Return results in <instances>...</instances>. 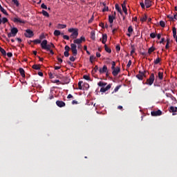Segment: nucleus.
I'll list each match as a JSON object with an SVG mask.
<instances>
[{
    "instance_id": "f257e3e1",
    "label": "nucleus",
    "mask_w": 177,
    "mask_h": 177,
    "mask_svg": "<svg viewBox=\"0 0 177 177\" xmlns=\"http://www.w3.org/2000/svg\"><path fill=\"white\" fill-rule=\"evenodd\" d=\"M41 48L44 49V50H50L51 48H55V44L53 43H50L48 44V40L44 39L41 43Z\"/></svg>"
},
{
    "instance_id": "f03ea898",
    "label": "nucleus",
    "mask_w": 177,
    "mask_h": 177,
    "mask_svg": "<svg viewBox=\"0 0 177 177\" xmlns=\"http://www.w3.org/2000/svg\"><path fill=\"white\" fill-rule=\"evenodd\" d=\"M68 32H72V34L70 36V38L72 39H77V37H78V29L77 28H69L68 30Z\"/></svg>"
},
{
    "instance_id": "7ed1b4c3",
    "label": "nucleus",
    "mask_w": 177,
    "mask_h": 177,
    "mask_svg": "<svg viewBox=\"0 0 177 177\" xmlns=\"http://www.w3.org/2000/svg\"><path fill=\"white\" fill-rule=\"evenodd\" d=\"M156 80V77L154 76V73H151L149 76V78L147 80L146 84L151 86L153 84H154V80Z\"/></svg>"
},
{
    "instance_id": "20e7f679",
    "label": "nucleus",
    "mask_w": 177,
    "mask_h": 177,
    "mask_svg": "<svg viewBox=\"0 0 177 177\" xmlns=\"http://www.w3.org/2000/svg\"><path fill=\"white\" fill-rule=\"evenodd\" d=\"M17 32H19L17 28H12L10 30V32L8 34V38H11V37H15L17 35Z\"/></svg>"
},
{
    "instance_id": "39448f33",
    "label": "nucleus",
    "mask_w": 177,
    "mask_h": 177,
    "mask_svg": "<svg viewBox=\"0 0 177 177\" xmlns=\"http://www.w3.org/2000/svg\"><path fill=\"white\" fill-rule=\"evenodd\" d=\"M71 50L72 51L73 56H77L78 55V50H77V44H71Z\"/></svg>"
},
{
    "instance_id": "423d86ee",
    "label": "nucleus",
    "mask_w": 177,
    "mask_h": 177,
    "mask_svg": "<svg viewBox=\"0 0 177 177\" xmlns=\"http://www.w3.org/2000/svg\"><path fill=\"white\" fill-rule=\"evenodd\" d=\"M24 35L26 38H32L34 37V32H32V30L30 29H27L24 33Z\"/></svg>"
},
{
    "instance_id": "0eeeda50",
    "label": "nucleus",
    "mask_w": 177,
    "mask_h": 177,
    "mask_svg": "<svg viewBox=\"0 0 177 177\" xmlns=\"http://www.w3.org/2000/svg\"><path fill=\"white\" fill-rule=\"evenodd\" d=\"M112 75L113 77H117L121 71V68H120V66H117L116 68L112 69Z\"/></svg>"
},
{
    "instance_id": "6e6552de",
    "label": "nucleus",
    "mask_w": 177,
    "mask_h": 177,
    "mask_svg": "<svg viewBox=\"0 0 177 177\" xmlns=\"http://www.w3.org/2000/svg\"><path fill=\"white\" fill-rule=\"evenodd\" d=\"M82 41H85V37H81L80 39H75L73 41V44H75L77 45H81L82 44Z\"/></svg>"
},
{
    "instance_id": "1a4fd4ad",
    "label": "nucleus",
    "mask_w": 177,
    "mask_h": 177,
    "mask_svg": "<svg viewBox=\"0 0 177 177\" xmlns=\"http://www.w3.org/2000/svg\"><path fill=\"white\" fill-rule=\"evenodd\" d=\"M151 114L152 117H157L158 115H162V111H161V110L153 111L151 112Z\"/></svg>"
},
{
    "instance_id": "9d476101",
    "label": "nucleus",
    "mask_w": 177,
    "mask_h": 177,
    "mask_svg": "<svg viewBox=\"0 0 177 177\" xmlns=\"http://www.w3.org/2000/svg\"><path fill=\"white\" fill-rule=\"evenodd\" d=\"M64 49H65V51L64 53V56H65V57H68L70 56V53L68 52H70L71 48L68 46H65Z\"/></svg>"
},
{
    "instance_id": "9b49d317",
    "label": "nucleus",
    "mask_w": 177,
    "mask_h": 177,
    "mask_svg": "<svg viewBox=\"0 0 177 177\" xmlns=\"http://www.w3.org/2000/svg\"><path fill=\"white\" fill-rule=\"evenodd\" d=\"M13 21L14 23H20L21 24H26V21L24 20H21L19 17H15Z\"/></svg>"
},
{
    "instance_id": "f8f14e48",
    "label": "nucleus",
    "mask_w": 177,
    "mask_h": 177,
    "mask_svg": "<svg viewBox=\"0 0 177 177\" xmlns=\"http://www.w3.org/2000/svg\"><path fill=\"white\" fill-rule=\"evenodd\" d=\"M111 88V84H108L105 88L102 87L100 88V92H102V93H104V92H107L109 89Z\"/></svg>"
},
{
    "instance_id": "ddd939ff",
    "label": "nucleus",
    "mask_w": 177,
    "mask_h": 177,
    "mask_svg": "<svg viewBox=\"0 0 177 177\" xmlns=\"http://www.w3.org/2000/svg\"><path fill=\"white\" fill-rule=\"evenodd\" d=\"M108 71V69H107V66L104 65L102 68H100L99 69V72H100V74H104V73H107Z\"/></svg>"
},
{
    "instance_id": "4468645a",
    "label": "nucleus",
    "mask_w": 177,
    "mask_h": 177,
    "mask_svg": "<svg viewBox=\"0 0 177 177\" xmlns=\"http://www.w3.org/2000/svg\"><path fill=\"white\" fill-rule=\"evenodd\" d=\"M56 104L58 106V107H64V106H66V103L64 102L59 100L56 102Z\"/></svg>"
},
{
    "instance_id": "2eb2a0df",
    "label": "nucleus",
    "mask_w": 177,
    "mask_h": 177,
    "mask_svg": "<svg viewBox=\"0 0 177 177\" xmlns=\"http://www.w3.org/2000/svg\"><path fill=\"white\" fill-rule=\"evenodd\" d=\"M145 5L147 9L151 7V1L150 0H145Z\"/></svg>"
},
{
    "instance_id": "dca6fc26",
    "label": "nucleus",
    "mask_w": 177,
    "mask_h": 177,
    "mask_svg": "<svg viewBox=\"0 0 177 177\" xmlns=\"http://www.w3.org/2000/svg\"><path fill=\"white\" fill-rule=\"evenodd\" d=\"M169 111H170V113H173V115H176V113H176V111H177V107L171 106V107L169 108Z\"/></svg>"
},
{
    "instance_id": "f3484780",
    "label": "nucleus",
    "mask_w": 177,
    "mask_h": 177,
    "mask_svg": "<svg viewBox=\"0 0 177 177\" xmlns=\"http://www.w3.org/2000/svg\"><path fill=\"white\" fill-rule=\"evenodd\" d=\"M145 75V73L143 72H140L138 75H136V78H138V80H140V81H142V80H143V77Z\"/></svg>"
},
{
    "instance_id": "a211bd4d",
    "label": "nucleus",
    "mask_w": 177,
    "mask_h": 177,
    "mask_svg": "<svg viewBox=\"0 0 177 177\" xmlns=\"http://www.w3.org/2000/svg\"><path fill=\"white\" fill-rule=\"evenodd\" d=\"M115 8L116 10L118 12H119V13L121 15V16H122V10H121V8L120 7V6L118 3H116L115 5Z\"/></svg>"
},
{
    "instance_id": "6ab92c4d",
    "label": "nucleus",
    "mask_w": 177,
    "mask_h": 177,
    "mask_svg": "<svg viewBox=\"0 0 177 177\" xmlns=\"http://www.w3.org/2000/svg\"><path fill=\"white\" fill-rule=\"evenodd\" d=\"M66 27H67V25L62 24H58L57 26V28H58V30H63V28H66Z\"/></svg>"
},
{
    "instance_id": "aec40b11",
    "label": "nucleus",
    "mask_w": 177,
    "mask_h": 177,
    "mask_svg": "<svg viewBox=\"0 0 177 177\" xmlns=\"http://www.w3.org/2000/svg\"><path fill=\"white\" fill-rule=\"evenodd\" d=\"M102 44L106 45V42H107V35L106 34H103L102 35Z\"/></svg>"
},
{
    "instance_id": "412c9836",
    "label": "nucleus",
    "mask_w": 177,
    "mask_h": 177,
    "mask_svg": "<svg viewBox=\"0 0 177 177\" xmlns=\"http://www.w3.org/2000/svg\"><path fill=\"white\" fill-rule=\"evenodd\" d=\"M55 37H59V35H64V33H61L60 30H55L54 31Z\"/></svg>"
},
{
    "instance_id": "4be33fe9",
    "label": "nucleus",
    "mask_w": 177,
    "mask_h": 177,
    "mask_svg": "<svg viewBox=\"0 0 177 177\" xmlns=\"http://www.w3.org/2000/svg\"><path fill=\"white\" fill-rule=\"evenodd\" d=\"M115 19V17H114V16L113 15L109 16V22L110 23V24H113V23H114Z\"/></svg>"
},
{
    "instance_id": "5701e85b",
    "label": "nucleus",
    "mask_w": 177,
    "mask_h": 177,
    "mask_svg": "<svg viewBox=\"0 0 177 177\" xmlns=\"http://www.w3.org/2000/svg\"><path fill=\"white\" fill-rule=\"evenodd\" d=\"M122 8L123 12H124L125 15H128V10L127 9V6H125V2H124L123 4H122Z\"/></svg>"
},
{
    "instance_id": "b1692460",
    "label": "nucleus",
    "mask_w": 177,
    "mask_h": 177,
    "mask_svg": "<svg viewBox=\"0 0 177 177\" xmlns=\"http://www.w3.org/2000/svg\"><path fill=\"white\" fill-rule=\"evenodd\" d=\"M19 73L23 78L26 77V72L24 71V69H23L22 68H19Z\"/></svg>"
},
{
    "instance_id": "393cba45",
    "label": "nucleus",
    "mask_w": 177,
    "mask_h": 177,
    "mask_svg": "<svg viewBox=\"0 0 177 177\" xmlns=\"http://www.w3.org/2000/svg\"><path fill=\"white\" fill-rule=\"evenodd\" d=\"M0 10L1 12H2V13H3V15H5L6 16H8L9 14H8V12H6V10H5V8H2V6H1L0 4Z\"/></svg>"
},
{
    "instance_id": "a878e982",
    "label": "nucleus",
    "mask_w": 177,
    "mask_h": 177,
    "mask_svg": "<svg viewBox=\"0 0 177 177\" xmlns=\"http://www.w3.org/2000/svg\"><path fill=\"white\" fill-rule=\"evenodd\" d=\"M156 50V48H154L153 46L150 47L148 49V53L149 55H151V53H153V52H154Z\"/></svg>"
},
{
    "instance_id": "bb28decb",
    "label": "nucleus",
    "mask_w": 177,
    "mask_h": 177,
    "mask_svg": "<svg viewBox=\"0 0 177 177\" xmlns=\"http://www.w3.org/2000/svg\"><path fill=\"white\" fill-rule=\"evenodd\" d=\"M158 77L159 80H162L164 79V73L158 72Z\"/></svg>"
},
{
    "instance_id": "cd10ccee",
    "label": "nucleus",
    "mask_w": 177,
    "mask_h": 177,
    "mask_svg": "<svg viewBox=\"0 0 177 177\" xmlns=\"http://www.w3.org/2000/svg\"><path fill=\"white\" fill-rule=\"evenodd\" d=\"M104 49L107 53H111V48H109L106 44L104 45Z\"/></svg>"
},
{
    "instance_id": "c85d7f7f",
    "label": "nucleus",
    "mask_w": 177,
    "mask_h": 177,
    "mask_svg": "<svg viewBox=\"0 0 177 177\" xmlns=\"http://www.w3.org/2000/svg\"><path fill=\"white\" fill-rule=\"evenodd\" d=\"M30 42H33V44L37 45L38 44H41V39H35V40H30Z\"/></svg>"
},
{
    "instance_id": "c756f323",
    "label": "nucleus",
    "mask_w": 177,
    "mask_h": 177,
    "mask_svg": "<svg viewBox=\"0 0 177 177\" xmlns=\"http://www.w3.org/2000/svg\"><path fill=\"white\" fill-rule=\"evenodd\" d=\"M32 68L34 70H41V66L39 65H37V64L32 65Z\"/></svg>"
},
{
    "instance_id": "7c9ffc66",
    "label": "nucleus",
    "mask_w": 177,
    "mask_h": 177,
    "mask_svg": "<svg viewBox=\"0 0 177 177\" xmlns=\"http://www.w3.org/2000/svg\"><path fill=\"white\" fill-rule=\"evenodd\" d=\"M0 52L3 56H6V50H5L2 47H0Z\"/></svg>"
},
{
    "instance_id": "2f4dec72",
    "label": "nucleus",
    "mask_w": 177,
    "mask_h": 177,
    "mask_svg": "<svg viewBox=\"0 0 177 177\" xmlns=\"http://www.w3.org/2000/svg\"><path fill=\"white\" fill-rule=\"evenodd\" d=\"M83 83H84V82L80 81L78 82V88L77 89H80V91H82V84Z\"/></svg>"
},
{
    "instance_id": "473e14b6",
    "label": "nucleus",
    "mask_w": 177,
    "mask_h": 177,
    "mask_svg": "<svg viewBox=\"0 0 177 177\" xmlns=\"http://www.w3.org/2000/svg\"><path fill=\"white\" fill-rule=\"evenodd\" d=\"M91 38L93 39V41H95L96 39L95 35V31H91Z\"/></svg>"
},
{
    "instance_id": "72a5a7b5",
    "label": "nucleus",
    "mask_w": 177,
    "mask_h": 177,
    "mask_svg": "<svg viewBox=\"0 0 177 177\" xmlns=\"http://www.w3.org/2000/svg\"><path fill=\"white\" fill-rule=\"evenodd\" d=\"M97 85L98 86H106V85H107V83L101 81L97 83Z\"/></svg>"
},
{
    "instance_id": "f704fd0d",
    "label": "nucleus",
    "mask_w": 177,
    "mask_h": 177,
    "mask_svg": "<svg viewBox=\"0 0 177 177\" xmlns=\"http://www.w3.org/2000/svg\"><path fill=\"white\" fill-rule=\"evenodd\" d=\"M120 88H121V86H117L115 89L113 90V91L112 92V93H115V92H118V91L120 90Z\"/></svg>"
},
{
    "instance_id": "c9c22d12",
    "label": "nucleus",
    "mask_w": 177,
    "mask_h": 177,
    "mask_svg": "<svg viewBox=\"0 0 177 177\" xmlns=\"http://www.w3.org/2000/svg\"><path fill=\"white\" fill-rule=\"evenodd\" d=\"M42 15L46 17H49V13H48V12H46V10H42Z\"/></svg>"
},
{
    "instance_id": "e433bc0d",
    "label": "nucleus",
    "mask_w": 177,
    "mask_h": 177,
    "mask_svg": "<svg viewBox=\"0 0 177 177\" xmlns=\"http://www.w3.org/2000/svg\"><path fill=\"white\" fill-rule=\"evenodd\" d=\"M173 37H174V38L177 37V35H176V28H175V27L173 28Z\"/></svg>"
},
{
    "instance_id": "4c0bfd02",
    "label": "nucleus",
    "mask_w": 177,
    "mask_h": 177,
    "mask_svg": "<svg viewBox=\"0 0 177 177\" xmlns=\"http://www.w3.org/2000/svg\"><path fill=\"white\" fill-rule=\"evenodd\" d=\"M161 62V58L158 57L154 60V64H158Z\"/></svg>"
},
{
    "instance_id": "58836bf2",
    "label": "nucleus",
    "mask_w": 177,
    "mask_h": 177,
    "mask_svg": "<svg viewBox=\"0 0 177 177\" xmlns=\"http://www.w3.org/2000/svg\"><path fill=\"white\" fill-rule=\"evenodd\" d=\"M128 32H129L130 34H132V32H133V28H132V26H130L128 28Z\"/></svg>"
},
{
    "instance_id": "ea45409f",
    "label": "nucleus",
    "mask_w": 177,
    "mask_h": 177,
    "mask_svg": "<svg viewBox=\"0 0 177 177\" xmlns=\"http://www.w3.org/2000/svg\"><path fill=\"white\" fill-rule=\"evenodd\" d=\"M134 53H135V45H131V55H133Z\"/></svg>"
},
{
    "instance_id": "a19ab883",
    "label": "nucleus",
    "mask_w": 177,
    "mask_h": 177,
    "mask_svg": "<svg viewBox=\"0 0 177 177\" xmlns=\"http://www.w3.org/2000/svg\"><path fill=\"white\" fill-rule=\"evenodd\" d=\"M147 20V16L145 15L144 17L140 18V21H146Z\"/></svg>"
},
{
    "instance_id": "79ce46f5",
    "label": "nucleus",
    "mask_w": 177,
    "mask_h": 177,
    "mask_svg": "<svg viewBox=\"0 0 177 177\" xmlns=\"http://www.w3.org/2000/svg\"><path fill=\"white\" fill-rule=\"evenodd\" d=\"M160 27H162V28H164L165 27V22L164 21H160Z\"/></svg>"
},
{
    "instance_id": "37998d69",
    "label": "nucleus",
    "mask_w": 177,
    "mask_h": 177,
    "mask_svg": "<svg viewBox=\"0 0 177 177\" xmlns=\"http://www.w3.org/2000/svg\"><path fill=\"white\" fill-rule=\"evenodd\" d=\"M12 1L13 3H14L15 5H16V6H17V7H19V6L20 5V3H19V1H17V0H12Z\"/></svg>"
},
{
    "instance_id": "c03bdc74",
    "label": "nucleus",
    "mask_w": 177,
    "mask_h": 177,
    "mask_svg": "<svg viewBox=\"0 0 177 177\" xmlns=\"http://www.w3.org/2000/svg\"><path fill=\"white\" fill-rule=\"evenodd\" d=\"M83 78H84V80H86V81L91 80V77H89V76H88V75H84L83 76Z\"/></svg>"
},
{
    "instance_id": "a18cd8bd",
    "label": "nucleus",
    "mask_w": 177,
    "mask_h": 177,
    "mask_svg": "<svg viewBox=\"0 0 177 177\" xmlns=\"http://www.w3.org/2000/svg\"><path fill=\"white\" fill-rule=\"evenodd\" d=\"M2 22L1 23H3V24H5L6 23H8V18H6V17H3L2 19Z\"/></svg>"
},
{
    "instance_id": "49530a36",
    "label": "nucleus",
    "mask_w": 177,
    "mask_h": 177,
    "mask_svg": "<svg viewBox=\"0 0 177 177\" xmlns=\"http://www.w3.org/2000/svg\"><path fill=\"white\" fill-rule=\"evenodd\" d=\"M95 59H96V57H94L93 55H91L90 57L91 63H93V60H95Z\"/></svg>"
},
{
    "instance_id": "de8ad7c7",
    "label": "nucleus",
    "mask_w": 177,
    "mask_h": 177,
    "mask_svg": "<svg viewBox=\"0 0 177 177\" xmlns=\"http://www.w3.org/2000/svg\"><path fill=\"white\" fill-rule=\"evenodd\" d=\"M140 5L142 9H145L146 5L145 4V3L141 2V3H140Z\"/></svg>"
},
{
    "instance_id": "09e8293b",
    "label": "nucleus",
    "mask_w": 177,
    "mask_h": 177,
    "mask_svg": "<svg viewBox=\"0 0 177 177\" xmlns=\"http://www.w3.org/2000/svg\"><path fill=\"white\" fill-rule=\"evenodd\" d=\"M131 65H132V61L129 60L127 65V68H129V67H131Z\"/></svg>"
},
{
    "instance_id": "8fccbe9b",
    "label": "nucleus",
    "mask_w": 177,
    "mask_h": 177,
    "mask_svg": "<svg viewBox=\"0 0 177 177\" xmlns=\"http://www.w3.org/2000/svg\"><path fill=\"white\" fill-rule=\"evenodd\" d=\"M116 68L115 67V62L113 61L112 62V66H111V70Z\"/></svg>"
},
{
    "instance_id": "3c124183",
    "label": "nucleus",
    "mask_w": 177,
    "mask_h": 177,
    "mask_svg": "<svg viewBox=\"0 0 177 177\" xmlns=\"http://www.w3.org/2000/svg\"><path fill=\"white\" fill-rule=\"evenodd\" d=\"M63 38L64 39H66V41H68V39H70V37L66 35H63Z\"/></svg>"
},
{
    "instance_id": "603ef678",
    "label": "nucleus",
    "mask_w": 177,
    "mask_h": 177,
    "mask_svg": "<svg viewBox=\"0 0 177 177\" xmlns=\"http://www.w3.org/2000/svg\"><path fill=\"white\" fill-rule=\"evenodd\" d=\"M41 8L42 9H48V6H46V5H45V3H42V4L41 5Z\"/></svg>"
},
{
    "instance_id": "864d4df0",
    "label": "nucleus",
    "mask_w": 177,
    "mask_h": 177,
    "mask_svg": "<svg viewBox=\"0 0 177 177\" xmlns=\"http://www.w3.org/2000/svg\"><path fill=\"white\" fill-rule=\"evenodd\" d=\"M102 12H109V7L108 6L104 7Z\"/></svg>"
},
{
    "instance_id": "5fc2aeb1",
    "label": "nucleus",
    "mask_w": 177,
    "mask_h": 177,
    "mask_svg": "<svg viewBox=\"0 0 177 177\" xmlns=\"http://www.w3.org/2000/svg\"><path fill=\"white\" fill-rule=\"evenodd\" d=\"M115 49L117 52H120V50H121V47L120 46V45H118L116 46Z\"/></svg>"
},
{
    "instance_id": "6e6d98bb",
    "label": "nucleus",
    "mask_w": 177,
    "mask_h": 177,
    "mask_svg": "<svg viewBox=\"0 0 177 177\" xmlns=\"http://www.w3.org/2000/svg\"><path fill=\"white\" fill-rule=\"evenodd\" d=\"M150 37L151 38H153V39L156 38V33L154 32L151 33Z\"/></svg>"
},
{
    "instance_id": "4d7b16f0",
    "label": "nucleus",
    "mask_w": 177,
    "mask_h": 177,
    "mask_svg": "<svg viewBox=\"0 0 177 177\" xmlns=\"http://www.w3.org/2000/svg\"><path fill=\"white\" fill-rule=\"evenodd\" d=\"M69 60H71V62H75V57L73 56L70 57Z\"/></svg>"
},
{
    "instance_id": "13d9d810",
    "label": "nucleus",
    "mask_w": 177,
    "mask_h": 177,
    "mask_svg": "<svg viewBox=\"0 0 177 177\" xmlns=\"http://www.w3.org/2000/svg\"><path fill=\"white\" fill-rule=\"evenodd\" d=\"M84 88H86V89H88V88H89V84L85 83V84H84Z\"/></svg>"
},
{
    "instance_id": "bf43d9fd",
    "label": "nucleus",
    "mask_w": 177,
    "mask_h": 177,
    "mask_svg": "<svg viewBox=\"0 0 177 177\" xmlns=\"http://www.w3.org/2000/svg\"><path fill=\"white\" fill-rule=\"evenodd\" d=\"M97 70H99V67L97 66V65H96V66L94 67V71H95V73H97Z\"/></svg>"
},
{
    "instance_id": "052dcab7",
    "label": "nucleus",
    "mask_w": 177,
    "mask_h": 177,
    "mask_svg": "<svg viewBox=\"0 0 177 177\" xmlns=\"http://www.w3.org/2000/svg\"><path fill=\"white\" fill-rule=\"evenodd\" d=\"M6 55L8 57H12V56H13V54L12 53H8Z\"/></svg>"
},
{
    "instance_id": "680f3d73",
    "label": "nucleus",
    "mask_w": 177,
    "mask_h": 177,
    "mask_svg": "<svg viewBox=\"0 0 177 177\" xmlns=\"http://www.w3.org/2000/svg\"><path fill=\"white\" fill-rule=\"evenodd\" d=\"M48 50V52H50V55H55V53L53 52V50L50 49V50Z\"/></svg>"
},
{
    "instance_id": "e2e57ef3",
    "label": "nucleus",
    "mask_w": 177,
    "mask_h": 177,
    "mask_svg": "<svg viewBox=\"0 0 177 177\" xmlns=\"http://www.w3.org/2000/svg\"><path fill=\"white\" fill-rule=\"evenodd\" d=\"M100 26L102 27V28H104V24L103 22L100 23Z\"/></svg>"
},
{
    "instance_id": "0e129e2a",
    "label": "nucleus",
    "mask_w": 177,
    "mask_h": 177,
    "mask_svg": "<svg viewBox=\"0 0 177 177\" xmlns=\"http://www.w3.org/2000/svg\"><path fill=\"white\" fill-rule=\"evenodd\" d=\"M72 104H78V101H77V100H73V101H72Z\"/></svg>"
},
{
    "instance_id": "69168bd1",
    "label": "nucleus",
    "mask_w": 177,
    "mask_h": 177,
    "mask_svg": "<svg viewBox=\"0 0 177 177\" xmlns=\"http://www.w3.org/2000/svg\"><path fill=\"white\" fill-rule=\"evenodd\" d=\"M167 18L170 19L171 20L174 21V17L171 16V15H167Z\"/></svg>"
},
{
    "instance_id": "338daca9",
    "label": "nucleus",
    "mask_w": 177,
    "mask_h": 177,
    "mask_svg": "<svg viewBox=\"0 0 177 177\" xmlns=\"http://www.w3.org/2000/svg\"><path fill=\"white\" fill-rule=\"evenodd\" d=\"M73 97V95L71 94H69L68 96H67V99H72Z\"/></svg>"
},
{
    "instance_id": "774afa93",
    "label": "nucleus",
    "mask_w": 177,
    "mask_h": 177,
    "mask_svg": "<svg viewBox=\"0 0 177 177\" xmlns=\"http://www.w3.org/2000/svg\"><path fill=\"white\" fill-rule=\"evenodd\" d=\"M93 21V16L88 20V23L91 24Z\"/></svg>"
}]
</instances>
